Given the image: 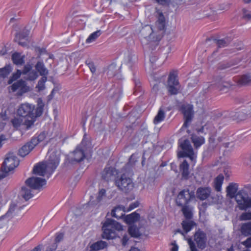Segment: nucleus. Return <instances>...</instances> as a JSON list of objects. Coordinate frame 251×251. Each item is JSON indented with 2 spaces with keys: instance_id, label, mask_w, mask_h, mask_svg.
Masks as SVG:
<instances>
[{
  "instance_id": "obj_1",
  "label": "nucleus",
  "mask_w": 251,
  "mask_h": 251,
  "mask_svg": "<svg viewBox=\"0 0 251 251\" xmlns=\"http://www.w3.org/2000/svg\"><path fill=\"white\" fill-rule=\"evenodd\" d=\"M45 104L41 98L37 100V106L35 109L34 104L24 103L20 104L17 110V114L25 119V125L27 128H31L36 120V118L41 116L43 112Z\"/></svg>"
},
{
  "instance_id": "obj_2",
  "label": "nucleus",
  "mask_w": 251,
  "mask_h": 251,
  "mask_svg": "<svg viewBox=\"0 0 251 251\" xmlns=\"http://www.w3.org/2000/svg\"><path fill=\"white\" fill-rule=\"evenodd\" d=\"M238 185L235 183H230L226 188L227 196L230 199L235 198L238 203L239 208L242 210H246L251 207V198L244 190L237 192Z\"/></svg>"
},
{
  "instance_id": "obj_3",
  "label": "nucleus",
  "mask_w": 251,
  "mask_h": 251,
  "mask_svg": "<svg viewBox=\"0 0 251 251\" xmlns=\"http://www.w3.org/2000/svg\"><path fill=\"white\" fill-rule=\"evenodd\" d=\"M102 229L103 231L102 237L109 240L115 238L117 235L116 231L122 230L123 226L116 221L107 219L103 223Z\"/></svg>"
},
{
  "instance_id": "obj_4",
  "label": "nucleus",
  "mask_w": 251,
  "mask_h": 251,
  "mask_svg": "<svg viewBox=\"0 0 251 251\" xmlns=\"http://www.w3.org/2000/svg\"><path fill=\"white\" fill-rule=\"evenodd\" d=\"M60 161V153L55 150L50 149L44 161L47 166L48 178H49L58 166Z\"/></svg>"
},
{
  "instance_id": "obj_5",
  "label": "nucleus",
  "mask_w": 251,
  "mask_h": 251,
  "mask_svg": "<svg viewBox=\"0 0 251 251\" xmlns=\"http://www.w3.org/2000/svg\"><path fill=\"white\" fill-rule=\"evenodd\" d=\"M178 144L182 151L178 153L179 157H189L193 161L195 159V154L190 141L187 139H180Z\"/></svg>"
},
{
  "instance_id": "obj_6",
  "label": "nucleus",
  "mask_w": 251,
  "mask_h": 251,
  "mask_svg": "<svg viewBox=\"0 0 251 251\" xmlns=\"http://www.w3.org/2000/svg\"><path fill=\"white\" fill-rule=\"evenodd\" d=\"M180 88V85L177 79L176 72H171L168 78L167 84L168 93L171 95H176L178 93Z\"/></svg>"
},
{
  "instance_id": "obj_7",
  "label": "nucleus",
  "mask_w": 251,
  "mask_h": 251,
  "mask_svg": "<svg viewBox=\"0 0 251 251\" xmlns=\"http://www.w3.org/2000/svg\"><path fill=\"white\" fill-rule=\"evenodd\" d=\"M19 160L13 153H9L4 159L1 167V170L3 173L7 174L13 170L19 165Z\"/></svg>"
},
{
  "instance_id": "obj_8",
  "label": "nucleus",
  "mask_w": 251,
  "mask_h": 251,
  "mask_svg": "<svg viewBox=\"0 0 251 251\" xmlns=\"http://www.w3.org/2000/svg\"><path fill=\"white\" fill-rule=\"evenodd\" d=\"M193 190L185 189L181 191L178 194L176 199L177 206H183L188 204L189 202L195 199V194Z\"/></svg>"
},
{
  "instance_id": "obj_9",
  "label": "nucleus",
  "mask_w": 251,
  "mask_h": 251,
  "mask_svg": "<svg viewBox=\"0 0 251 251\" xmlns=\"http://www.w3.org/2000/svg\"><path fill=\"white\" fill-rule=\"evenodd\" d=\"M115 183L119 190L125 193L130 192L134 188V183L132 179L125 174L116 178Z\"/></svg>"
},
{
  "instance_id": "obj_10",
  "label": "nucleus",
  "mask_w": 251,
  "mask_h": 251,
  "mask_svg": "<svg viewBox=\"0 0 251 251\" xmlns=\"http://www.w3.org/2000/svg\"><path fill=\"white\" fill-rule=\"evenodd\" d=\"M82 146L86 149H79V153L81 154V157L79 158V168L81 165L82 162L84 159H87L88 161V155L90 154V150L92 148V145L90 141L89 140L88 138L87 137L86 134H84L83 139L81 142Z\"/></svg>"
},
{
  "instance_id": "obj_11",
  "label": "nucleus",
  "mask_w": 251,
  "mask_h": 251,
  "mask_svg": "<svg viewBox=\"0 0 251 251\" xmlns=\"http://www.w3.org/2000/svg\"><path fill=\"white\" fill-rule=\"evenodd\" d=\"M10 89L13 92L17 91L18 96H21L29 90L26 82L23 79H20L13 83L10 86Z\"/></svg>"
},
{
  "instance_id": "obj_12",
  "label": "nucleus",
  "mask_w": 251,
  "mask_h": 251,
  "mask_svg": "<svg viewBox=\"0 0 251 251\" xmlns=\"http://www.w3.org/2000/svg\"><path fill=\"white\" fill-rule=\"evenodd\" d=\"M47 181L45 179L37 177H31L28 178L25 181L27 186L34 190H39L43 186L46 184Z\"/></svg>"
},
{
  "instance_id": "obj_13",
  "label": "nucleus",
  "mask_w": 251,
  "mask_h": 251,
  "mask_svg": "<svg viewBox=\"0 0 251 251\" xmlns=\"http://www.w3.org/2000/svg\"><path fill=\"white\" fill-rule=\"evenodd\" d=\"M194 240L198 247L202 250L205 248L207 243V236L206 233L201 229L198 230L194 234Z\"/></svg>"
},
{
  "instance_id": "obj_14",
  "label": "nucleus",
  "mask_w": 251,
  "mask_h": 251,
  "mask_svg": "<svg viewBox=\"0 0 251 251\" xmlns=\"http://www.w3.org/2000/svg\"><path fill=\"white\" fill-rule=\"evenodd\" d=\"M181 109L185 119L182 128H187L188 127L193 118L194 112L193 107L190 105H184L182 106Z\"/></svg>"
},
{
  "instance_id": "obj_15",
  "label": "nucleus",
  "mask_w": 251,
  "mask_h": 251,
  "mask_svg": "<svg viewBox=\"0 0 251 251\" xmlns=\"http://www.w3.org/2000/svg\"><path fill=\"white\" fill-rule=\"evenodd\" d=\"M30 30L24 28L21 32L17 33L14 38V41L17 42L19 45L23 47H26L28 45V36Z\"/></svg>"
},
{
  "instance_id": "obj_16",
  "label": "nucleus",
  "mask_w": 251,
  "mask_h": 251,
  "mask_svg": "<svg viewBox=\"0 0 251 251\" xmlns=\"http://www.w3.org/2000/svg\"><path fill=\"white\" fill-rule=\"evenodd\" d=\"M118 173L117 170L115 168L105 167L101 173V177L106 181H109L114 179Z\"/></svg>"
},
{
  "instance_id": "obj_17",
  "label": "nucleus",
  "mask_w": 251,
  "mask_h": 251,
  "mask_svg": "<svg viewBox=\"0 0 251 251\" xmlns=\"http://www.w3.org/2000/svg\"><path fill=\"white\" fill-rule=\"evenodd\" d=\"M141 33L144 36V38L149 41L156 42L159 41L160 40V38L158 37H156V38L154 39V34L153 32V30L151 26L150 25H146L143 27L141 30Z\"/></svg>"
},
{
  "instance_id": "obj_18",
  "label": "nucleus",
  "mask_w": 251,
  "mask_h": 251,
  "mask_svg": "<svg viewBox=\"0 0 251 251\" xmlns=\"http://www.w3.org/2000/svg\"><path fill=\"white\" fill-rule=\"evenodd\" d=\"M122 86L120 84H114L109 91V95L115 100H118L122 95Z\"/></svg>"
},
{
  "instance_id": "obj_19",
  "label": "nucleus",
  "mask_w": 251,
  "mask_h": 251,
  "mask_svg": "<svg viewBox=\"0 0 251 251\" xmlns=\"http://www.w3.org/2000/svg\"><path fill=\"white\" fill-rule=\"evenodd\" d=\"M156 25L159 30H163L165 28V19L162 12L157 9L156 11Z\"/></svg>"
},
{
  "instance_id": "obj_20",
  "label": "nucleus",
  "mask_w": 251,
  "mask_h": 251,
  "mask_svg": "<svg viewBox=\"0 0 251 251\" xmlns=\"http://www.w3.org/2000/svg\"><path fill=\"white\" fill-rule=\"evenodd\" d=\"M46 172L47 173V166L44 161L37 164L33 169V173L40 176H44Z\"/></svg>"
},
{
  "instance_id": "obj_21",
  "label": "nucleus",
  "mask_w": 251,
  "mask_h": 251,
  "mask_svg": "<svg viewBox=\"0 0 251 251\" xmlns=\"http://www.w3.org/2000/svg\"><path fill=\"white\" fill-rule=\"evenodd\" d=\"M189 165L186 160L180 164L179 170L181 174L182 179L187 180L189 178L190 172L189 171Z\"/></svg>"
},
{
  "instance_id": "obj_22",
  "label": "nucleus",
  "mask_w": 251,
  "mask_h": 251,
  "mask_svg": "<svg viewBox=\"0 0 251 251\" xmlns=\"http://www.w3.org/2000/svg\"><path fill=\"white\" fill-rule=\"evenodd\" d=\"M11 123L14 128L17 129L28 130L30 128H27L26 125H25V120L21 117L14 118L11 120Z\"/></svg>"
},
{
  "instance_id": "obj_23",
  "label": "nucleus",
  "mask_w": 251,
  "mask_h": 251,
  "mask_svg": "<svg viewBox=\"0 0 251 251\" xmlns=\"http://www.w3.org/2000/svg\"><path fill=\"white\" fill-rule=\"evenodd\" d=\"M67 20L71 23L72 25H77L78 21V14L77 7L74 8L70 12L68 17Z\"/></svg>"
},
{
  "instance_id": "obj_24",
  "label": "nucleus",
  "mask_w": 251,
  "mask_h": 251,
  "mask_svg": "<svg viewBox=\"0 0 251 251\" xmlns=\"http://www.w3.org/2000/svg\"><path fill=\"white\" fill-rule=\"evenodd\" d=\"M35 145L31 143V141L27 142L19 150V154L22 157H25L34 148Z\"/></svg>"
},
{
  "instance_id": "obj_25",
  "label": "nucleus",
  "mask_w": 251,
  "mask_h": 251,
  "mask_svg": "<svg viewBox=\"0 0 251 251\" xmlns=\"http://www.w3.org/2000/svg\"><path fill=\"white\" fill-rule=\"evenodd\" d=\"M126 212V207L122 205L115 207L111 211V216L117 219L121 218L125 216L124 212Z\"/></svg>"
},
{
  "instance_id": "obj_26",
  "label": "nucleus",
  "mask_w": 251,
  "mask_h": 251,
  "mask_svg": "<svg viewBox=\"0 0 251 251\" xmlns=\"http://www.w3.org/2000/svg\"><path fill=\"white\" fill-rule=\"evenodd\" d=\"M211 193V189L209 187L199 188L197 191V197L201 200H206Z\"/></svg>"
},
{
  "instance_id": "obj_27",
  "label": "nucleus",
  "mask_w": 251,
  "mask_h": 251,
  "mask_svg": "<svg viewBox=\"0 0 251 251\" xmlns=\"http://www.w3.org/2000/svg\"><path fill=\"white\" fill-rule=\"evenodd\" d=\"M140 215L136 212L125 215L124 221L128 225H132L139 220Z\"/></svg>"
},
{
  "instance_id": "obj_28",
  "label": "nucleus",
  "mask_w": 251,
  "mask_h": 251,
  "mask_svg": "<svg viewBox=\"0 0 251 251\" xmlns=\"http://www.w3.org/2000/svg\"><path fill=\"white\" fill-rule=\"evenodd\" d=\"M35 69L37 73L38 72L42 77H47L49 71L43 61H38L36 64Z\"/></svg>"
},
{
  "instance_id": "obj_29",
  "label": "nucleus",
  "mask_w": 251,
  "mask_h": 251,
  "mask_svg": "<svg viewBox=\"0 0 251 251\" xmlns=\"http://www.w3.org/2000/svg\"><path fill=\"white\" fill-rule=\"evenodd\" d=\"M240 231L242 235L245 236L251 235V221L242 223Z\"/></svg>"
},
{
  "instance_id": "obj_30",
  "label": "nucleus",
  "mask_w": 251,
  "mask_h": 251,
  "mask_svg": "<svg viewBox=\"0 0 251 251\" xmlns=\"http://www.w3.org/2000/svg\"><path fill=\"white\" fill-rule=\"evenodd\" d=\"M234 117L239 121L245 120L250 118L244 106H242L240 109H238L235 113Z\"/></svg>"
},
{
  "instance_id": "obj_31",
  "label": "nucleus",
  "mask_w": 251,
  "mask_h": 251,
  "mask_svg": "<svg viewBox=\"0 0 251 251\" xmlns=\"http://www.w3.org/2000/svg\"><path fill=\"white\" fill-rule=\"evenodd\" d=\"M224 176L223 174L219 175L214 180V187L217 192L221 191L222 185L223 183Z\"/></svg>"
},
{
  "instance_id": "obj_32",
  "label": "nucleus",
  "mask_w": 251,
  "mask_h": 251,
  "mask_svg": "<svg viewBox=\"0 0 251 251\" xmlns=\"http://www.w3.org/2000/svg\"><path fill=\"white\" fill-rule=\"evenodd\" d=\"M191 140L196 149L199 148L205 142V139L202 136H198L195 135L192 136Z\"/></svg>"
},
{
  "instance_id": "obj_33",
  "label": "nucleus",
  "mask_w": 251,
  "mask_h": 251,
  "mask_svg": "<svg viewBox=\"0 0 251 251\" xmlns=\"http://www.w3.org/2000/svg\"><path fill=\"white\" fill-rule=\"evenodd\" d=\"M25 56L21 55L20 53L15 52L12 55L13 63L17 65H21L25 63Z\"/></svg>"
},
{
  "instance_id": "obj_34",
  "label": "nucleus",
  "mask_w": 251,
  "mask_h": 251,
  "mask_svg": "<svg viewBox=\"0 0 251 251\" xmlns=\"http://www.w3.org/2000/svg\"><path fill=\"white\" fill-rule=\"evenodd\" d=\"M241 61V59L236 58L235 61H232L230 62H220L218 64V69L219 70H223L229 67H230L232 66H234L237 64H238Z\"/></svg>"
},
{
  "instance_id": "obj_35",
  "label": "nucleus",
  "mask_w": 251,
  "mask_h": 251,
  "mask_svg": "<svg viewBox=\"0 0 251 251\" xmlns=\"http://www.w3.org/2000/svg\"><path fill=\"white\" fill-rule=\"evenodd\" d=\"M16 207V204L14 203H11L9 207L7 212L4 215L0 217V221L2 219H4L5 218H8L9 219L12 218L14 216L13 212H14Z\"/></svg>"
},
{
  "instance_id": "obj_36",
  "label": "nucleus",
  "mask_w": 251,
  "mask_h": 251,
  "mask_svg": "<svg viewBox=\"0 0 251 251\" xmlns=\"http://www.w3.org/2000/svg\"><path fill=\"white\" fill-rule=\"evenodd\" d=\"M27 185L26 186H23L22 187L21 195L23 198L25 200L27 201L33 197V194L31 193V188H27Z\"/></svg>"
},
{
  "instance_id": "obj_37",
  "label": "nucleus",
  "mask_w": 251,
  "mask_h": 251,
  "mask_svg": "<svg viewBox=\"0 0 251 251\" xmlns=\"http://www.w3.org/2000/svg\"><path fill=\"white\" fill-rule=\"evenodd\" d=\"M107 245L106 242L103 241H99L94 244L91 246V250L90 251H97L103 249Z\"/></svg>"
},
{
  "instance_id": "obj_38",
  "label": "nucleus",
  "mask_w": 251,
  "mask_h": 251,
  "mask_svg": "<svg viewBox=\"0 0 251 251\" xmlns=\"http://www.w3.org/2000/svg\"><path fill=\"white\" fill-rule=\"evenodd\" d=\"M128 231L130 236L134 238L139 237L141 235L139 228L134 225L129 226Z\"/></svg>"
},
{
  "instance_id": "obj_39",
  "label": "nucleus",
  "mask_w": 251,
  "mask_h": 251,
  "mask_svg": "<svg viewBox=\"0 0 251 251\" xmlns=\"http://www.w3.org/2000/svg\"><path fill=\"white\" fill-rule=\"evenodd\" d=\"M46 134L45 132H42L39 134L37 136L33 137L31 139V143L33 144L35 146L38 145L39 143L42 142L46 138Z\"/></svg>"
},
{
  "instance_id": "obj_40",
  "label": "nucleus",
  "mask_w": 251,
  "mask_h": 251,
  "mask_svg": "<svg viewBox=\"0 0 251 251\" xmlns=\"http://www.w3.org/2000/svg\"><path fill=\"white\" fill-rule=\"evenodd\" d=\"M68 219H70L71 224H73V225H72V228L73 229L77 230L78 228V219L77 215H73V213H70L69 215L68 216Z\"/></svg>"
},
{
  "instance_id": "obj_41",
  "label": "nucleus",
  "mask_w": 251,
  "mask_h": 251,
  "mask_svg": "<svg viewBox=\"0 0 251 251\" xmlns=\"http://www.w3.org/2000/svg\"><path fill=\"white\" fill-rule=\"evenodd\" d=\"M181 225L185 233H187L192 229L195 224L192 221H183Z\"/></svg>"
},
{
  "instance_id": "obj_42",
  "label": "nucleus",
  "mask_w": 251,
  "mask_h": 251,
  "mask_svg": "<svg viewBox=\"0 0 251 251\" xmlns=\"http://www.w3.org/2000/svg\"><path fill=\"white\" fill-rule=\"evenodd\" d=\"M118 72V70L117 69V67L115 64H111L107 68V75L109 77H113L115 76Z\"/></svg>"
},
{
  "instance_id": "obj_43",
  "label": "nucleus",
  "mask_w": 251,
  "mask_h": 251,
  "mask_svg": "<svg viewBox=\"0 0 251 251\" xmlns=\"http://www.w3.org/2000/svg\"><path fill=\"white\" fill-rule=\"evenodd\" d=\"M238 83L241 85H251V75H245L238 79Z\"/></svg>"
},
{
  "instance_id": "obj_44",
  "label": "nucleus",
  "mask_w": 251,
  "mask_h": 251,
  "mask_svg": "<svg viewBox=\"0 0 251 251\" xmlns=\"http://www.w3.org/2000/svg\"><path fill=\"white\" fill-rule=\"evenodd\" d=\"M214 41L219 48H224L229 44L231 40L229 38H225L219 40L215 39Z\"/></svg>"
},
{
  "instance_id": "obj_45",
  "label": "nucleus",
  "mask_w": 251,
  "mask_h": 251,
  "mask_svg": "<svg viewBox=\"0 0 251 251\" xmlns=\"http://www.w3.org/2000/svg\"><path fill=\"white\" fill-rule=\"evenodd\" d=\"M12 71L10 65H6L3 68H0V76L3 78L6 77Z\"/></svg>"
},
{
  "instance_id": "obj_46",
  "label": "nucleus",
  "mask_w": 251,
  "mask_h": 251,
  "mask_svg": "<svg viewBox=\"0 0 251 251\" xmlns=\"http://www.w3.org/2000/svg\"><path fill=\"white\" fill-rule=\"evenodd\" d=\"M180 206L182 207L181 210L185 218L191 219L193 217V214L187 204Z\"/></svg>"
},
{
  "instance_id": "obj_47",
  "label": "nucleus",
  "mask_w": 251,
  "mask_h": 251,
  "mask_svg": "<svg viewBox=\"0 0 251 251\" xmlns=\"http://www.w3.org/2000/svg\"><path fill=\"white\" fill-rule=\"evenodd\" d=\"M78 147L76 146L75 149L72 152H70L68 155L67 159L70 163L74 164L75 163L78 162V159L74 158L73 156L78 152Z\"/></svg>"
},
{
  "instance_id": "obj_48",
  "label": "nucleus",
  "mask_w": 251,
  "mask_h": 251,
  "mask_svg": "<svg viewBox=\"0 0 251 251\" xmlns=\"http://www.w3.org/2000/svg\"><path fill=\"white\" fill-rule=\"evenodd\" d=\"M165 118V112L161 108L159 110L157 115L154 117L153 122L155 124H157L164 120Z\"/></svg>"
},
{
  "instance_id": "obj_49",
  "label": "nucleus",
  "mask_w": 251,
  "mask_h": 251,
  "mask_svg": "<svg viewBox=\"0 0 251 251\" xmlns=\"http://www.w3.org/2000/svg\"><path fill=\"white\" fill-rule=\"evenodd\" d=\"M47 80V77H42L38 81L36 88L38 89V92L42 91L45 89V83Z\"/></svg>"
},
{
  "instance_id": "obj_50",
  "label": "nucleus",
  "mask_w": 251,
  "mask_h": 251,
  "mask_svg": "<svg viewBox=\"0 0 251 251\" xmlns=\"http://www.w3.org/2000/svg\"><path fill=\"white\" fill-rule=\"evenodd\" d=\"M101 33V31L100 30H97L92 33L86 39V43H90L95 41L98 37H99Z\"/></svg>"
},
{
  "instance_id": "obj_51",
  "label": "nucleus",
  "mask_w": 251,
  "mask_h": 251,
  "mask_svg": "<svg viewBox=\"0 0 251 251\" xmlns=\"http://www.w3.org/2000/svg\"><path fill=\"white\" fill-rule=\"evenodd\" d=\"M230 86V84L223 80H221L216 85L217 89L219 91H224L225 89L228 88Z\"/></svg>"
},
{
  "instance_id": "obj_52",
  "label": "nucleus",
  "mask_w": 251,
  "mask_h": 251,
  "mask_svg": "<svg viewBox=\"0 0 251 251\" xmlns=\"http://www.w3.org/2000/svg\"><path fill=\"white\" fill-rule=\"evenodd\" d=\"M26 75L25 79L29 81H34L38 76L37 72L32 69Z\"/></svg>"
},
{
  "instance_id": "obj_53",
  "label": "nucleus",
  "mask_w": 251,
  "mask_h": 251,
  "mask_svg": "<svg viewBox=\"0 0 251 251\" xmlns=\"http://www.w3.org/2000/svg\"><path fill=\"white\" fill-rule=\"evenodd\" d=\"M22 74V71L17 70V72L13 73L12 75L9 78L8 83L9 84H11L14 81L20 78Z\"/></svg>"
},
{
  "instance_id": "obj_54",
  "label": "nucleus",
  "mask_w": 251,
  "mask_h": 251,
  "mask_svg": "<svg viewBox=\"0 0 251 251\" xmlns=\"http://www.w3.org/2000/svg\"><path fill=\"white\" fill-rule=\"evenodd\" d=\"M133 80L135 84L134 93L135 95H137L141 91V82L138 79L135 77H134Z\"/></svg>"
},
{
  "instance_id": "obj_55",
  "label": "nucleus",
  "mask_w": 251,
  "mask_h": 251,
  "mask_svg": "<svg viewBox=\"0 0 251 251\" xmlns=\"http://www.w3.org/2000/svg\"><path fill=\"white\" fill-rule=\"evenodd\" d=\"M240 221L251 220V211L242 213L239 216Z\"/></svg>"
},
{
  "instance_id": "obj_56",
  "label": "nucleus",
  "mask_w": 251,
  "mask_h": 251,
  "mask_svg": "<svg viewBox=\"0 0 251 251\" xmlns=\"http://www.w3.org/2000/svg\"><path fill=\"white\" fill-rule=\"evenodd\" d=\"M32 69V65L30 64H26L24 66V69L22 71L23 75H27Z\"/></svg>"
},
{
  "instance_id": "obj_57",
  "label": "nucleus",
  "mask_w": 251,
  "mask_h": 251,
  "mask_svg": "<svg viewBox=\"0 0 251 251\" xmlns=\"http://www.w3.org/2000/svg\"><path fill=\"white\" fill-rule=\"evenodd\" d=\"M86 64L89 68L91 72L94 74L96 72V67L93 62L91 61L90 60H87L85 61Z\"/></svg>"
},
{
  "instance_id": "obj_58",
  "label": "nucleus",
  "mask_w": 251,
  "mask_h": 251,
  "mask_svg": "<svg viewBox=\"0 0 251 251\" xmlns=\"http://www.w3.org/2000/svg\"><path fill=\"white\" fill-rule=\"evenodd\" d=\"M106 194V190L104 189H100L99 193L98 196L97 197V201L98 202H100L102 199L103 197L105 196Z\"/></svg>"
},
{
  "instance_id": "obj_59",
  "label": "nucleus",
  "mask_w": 251,
  "mask_h": 251,
  "mask_svg": "<svg viewBox=\"0 0 251 251\" xmlns=\"http://www.w3.org/2000/svg\"><path fill=\"white\" fill-rule=\"evenodd\" d=\"M191 251H198L195 243L189 239L188 241Z\"/></svg>"
},
{
  "instance_id": "obj_60",
  "label": "nucleus",
  "mask_w": 251,
  "mask_h": 251,
  "mask_svg": "<svg viewBox=\"0 0 251 251\" xmlns=\"http://www.w3.org/2000/svg\"><path fill=\"white\" fill-rule=\"evenodd\" d=\"M158 4L163 6H169L170 5V0H154Z\"/></svg>"
},
{
  "instance_id": "obj_61",
  "label": "nucleus",
  "mask_w": 251,
  "mask_h": 251,
  "mask_svg": "<svg viewBox=\"0 0 251 251\" xmlns=\"http://www.w3.org/2000/svg\"><path fill=\"white\" fill-rule=\"evenodd\" d=\"M250 118H251V101L243 106Z\"/></svg>"
},
{
  "instance_id": "obj_62",
  "label": "nucleus",
  "mask_w": 251,
  "mask_h": 251,
  "mask_svg": "<svg viewBox=\"0 0 251 251\" xmlns=\"http://www.w3.org/2000/svg\"><path fill=\"white\" fill-rule=\"evenodd\" d=\"M243 18L248 20H251V12H248V11L246 9H243Z\"/></svg>"
},
{
  "instance_id": "obj_63",
  "label": "nucleus",
  "mask_w": 251,
  "mask_h": 251,
  "mask_svg": "<svg viewBox=\"0 0 251 251\" xmlns=\"http://www.w3.org/2000/svg\"><path fill=\"white\" fill-rule=\"evenodd\" d=\"M244 164L249 167H251V154L248 155L244 159Z\"/></svg>"
},
{
  "instance_id": "obj_64",
  "label": "nucleus",
  "mask_w": 251,
  "mask_h": 251,
  "mask_svg": "<svg viewBox=\"0 0 251 251\" xmlns=\"http://www.w3.org/2000/svg\"><path fill=\"white\" fill-rule=\"evenodd\" d=\"M242 244L246 248H249L251 247V236L248 238L246 240L243 242Z\"/></svg>"
}]
</instances>
